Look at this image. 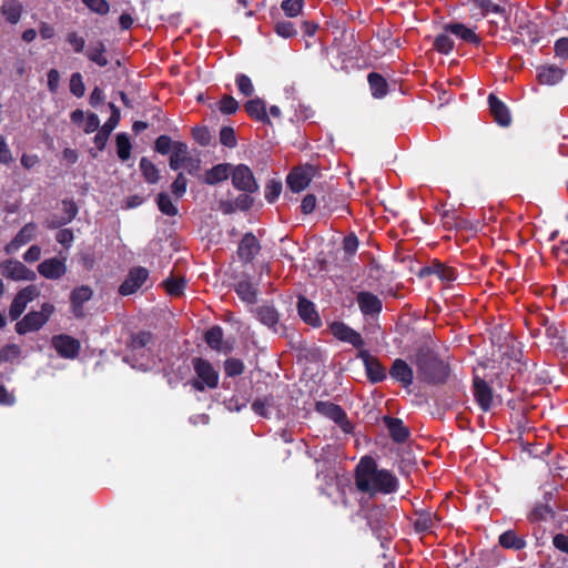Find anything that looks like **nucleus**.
<instances>
[{
    "label": "nucleus",
    "mask_w": 568,
    "mask_h": 568,
    "mask_svg": "<svg viewBox=\"0 0 568 568\" xmlns=\"http://www.w3.org/2000/svg\"><path fill=\"white\" fill-rule=\"evenodd\" d=\"M355 486L358 491L375 496L393 494L398 488V479L388 469H379L376 460L364 456L355 468Z\"/></svg>",
    "instance_id": "nucleus-1"
},
{
    "label": "nucleus",
    "mask_w": 568,
    "mask_h": 568,
    "mask_svg": "<svg viewBox=\"0 0 568 568\" xmlns=\"http://www.w3.org/2000/svg\"><path fill=\"white\" fill-rule=\"evenodd\" d=\"M414 364L418 378L425 383L443 384L449 376L448 365L429 348H419Z\"/></svg>",
    "instance_id": "nucleus-2"
},
{
    "label": "nucleus",
    "mask_w": 568,
    "mask_h": 568,
    "mask_svg": "<svg viewBox=\"0 0 568 568\" xmlns=\"http://www.w3.org/2000/svg\"><path fill=\"white\" fill-rule=\"evenodd\" d=\"M155 346V337L151 332L139 331L131 333L125 342L126 355L125 362H139L149 358L152 355V349Z\"/></svg>",
    "instance_id": "nucleus-3"
},
{
    "label": "nucleus",
    "mask_w": 568,
    "mask_h": 568,
    "mask_svg": "<svg viewBox=\"0 0 568 568\" xmlns=\"http://www.w3.org/2000/svg\"><path fill=\"white\" fill-rule=\"evenodd\" d=\"M193 368L197 378L192 379L190 384L194 389L203 392L205 387L215 388L217 386L219 373L209 361L196 357L193 359Z\"/></svg>",
    "instance_id": "nucleus-4"
},
{
    "label": "nucleus",
    "mask_w": 568,
    "mask_h": 568,
    "mask_svg": "<svg viewBox=\"0 0 568 568\" xmlns=\"http://www.w3.org/2000/svg\"><path fill=\"white\" fill-rule=\"evenodd\" d=\"M0 274L12 281H34L36 273L28 268L22 262L13 258L0 263Z\"/></svg>",
    "instance_id": "nucleus-5"
},
{
    "label": "nucleus",
    "mask_w": 568,
    "mask_h": 568,
    "mask_svg": "<svg viewBox=\"0 0 568 568\" xmlns=\"http://www.w3.org/2000/svg\"><path fill=\"white\" fill-rule=\"evenodd\" d=\"M231 176L233 186L240 191L254 193L258 190V184L247 165L239 164L232 168Z\"/></svg>",
    "instance_id": "nucleus-6"
},
{
    "label": "nucleus",
    "mask_w": 568,
    "mask_h": 568,
    "mask_svg": "<svg viewBox=\"0 0 568 568\" xmlns=\"http://www.w3.org/2000/svg\"><path fill=\"white\" fill-rule=\"evenodd\" d=\"M149 278V271L143 266L130 268L125 280L119 287V294L128 296L138 292Z\"/></svg>",
    "instance_id": "nucleus-7"
},
{
    "label": "nucleus",
    "mask_w": 568,
    "mask_h": 568,
    "mask_svg": "<svg viewBox=\"0 0 568 568\" xmlns=\"http://www.w3.org/2000/svg\"><path fill=\"white\" fill-rule=\"evenodd\" d=\"M316 174V166L306 164L304 166H298L292 170L286 179V182L293 192H301L308 186L312 179Z\"/></svg>",
    "instance_id": "nucleus-8"
},
{
    "label": "nucleus",
    "mask_w": 568,
    "mask_h": 568,
    "mask_svg": "<svg viewBox=\"0 0 568 568\" xmlns=\"http://www.w3.org/2000/svg\"><path fill=\"white\" fill-rule=\"evenodd\" d=\"M316 412L334 420L336 424L341 426L343 432L351 433L352 425L347 419L345 412L341 408V406L329 402H317Z\"/></svg>",
    "instance_id": "nucleus-9"
},
{
    "label": "nucleus",
    "mask_w": 568,
    "mask_h": 568,
    "mask_svg": "<svg viewBox=\"0 0 568 568\" xmlns=\"http://www.w3.org/2000/svg\"><path fill=\"white\" fill-rule=\"evenodd\" d=\"M39 295V291L34 285H29L17 293L10 307L9 315L12 321L18 320L24 312L29 302Z\"/></svg>",
    "instance_id": "nucleus-10"
},
{
    "label": "nucleus",
    "mask_w": 568,
    "mask_h": 568,
    "mask_svg": "<svg viewBox=\"0 0 568 568\" xmlns=\"http://www.w3.org/2000/svg\"><path fill=\"white\" fill-rule=\"evenodd\" d=\"M329 331L334 335V337L342 342L349 343L355 348H359V351L365 345L362 335L343 322H333L329 325Z\"/></svg>",
    "instance_id": "nucleus-11"
},
{
    "label": "nucleus",
    "mask_w": 568,
    "mask_h": 568,
    "mask_svg": "<svg viewBox=\"0 0 568 568\" xmlns=\"http://www.w3.org/2000/svg\"><path fill=\"white\" fill-rule=\"evenodd\" d=\"M357 357L363 361L367 377L372 383H378L386 378L385 368L376 357H373L368 353V351L361 349Z\"/></svg>",
    "instance_id": "nucleus-12"
},
{
    "label": "nucleus",
    "mask_w": 568,
    "mask_h": 568,
    "mask_svg": "<svg viewBox=\"0 0 568 568\" xmlns=\"http://www.w3.org/2000/svg\"><path fill=\"white\" fill-rule=\"evenodd\" d=\"M38 226L36 223H27L17 235L4 246L8 255L16 253L21 246L31 242L37 235Z\"/></svg>",
    "instance_id": "nucleus-13"
},
{
    "label": "nucleus",
    "mask_w": 568,
    "mask_h": 568,
    "mask_svg": "<svg viewBox=\"0 0 568 568\" xmlns=\"http://www.w3.org/2000/svg\"><path fill=\"white\" fill-rule=\"evenodd\" d=\"M260 251L261 244L256 236L253 233H246L242 237L236 253L241 262L250 263L256 257Z\"/></svg>",
    "instance_id": "nucleus-14"
},
{
    "label": "nucleus",
    "mask_w": 568,
    "mask_h": 568,
    "mask_svg": "<svg viewBox=\"0 0 568 568\" xmlns=\"http://www.w3.org/2000/svg\"><path fill=\"white\" fill-rule=\"evenodd\" d=\"M52 346L64 358H74L80 351V342L64 334L53 336Z\"/></svg>",
    "instance_id": "nucleus-15"
},
{
    "label": "nucleus",
    "mask_w": 568,
    "mask_h": 568,
    "mask_svg": "<svg viewBox=\"0 0 568 568\" xmlns=\"http://www.w3.org/2000/svg\"><path fill=\"white\" fill-rule=\"evenodd\" d=\"M39 274L48 280H60L67 273L65 260L51 257L38 265Z\"/></svg>",
    "instance_id": "nucleus-16"
},
{
    "label": "nucleus",
    "mask_w": 568,
    "mask_h": 568,
    "mask_svg": "<svg viewBox=\"0 0 568 568\" xmlns=\"http://www.w3.org/2000/svg\"><path fill=\"white\" fill-rule=\"evenodd\" d=\"M473 388L477 404L484 412H488L494 402L493 388L478 376L474 377Z\"/></svg>",
    "instance_id": "nucleus-17"
},
{
    "label": "nucleus",
    "mask_w": 568,
    "mask_h": 568,
    "mask_svg": "<svg viewBox=\"0 0 568 568\" xmlns=\"http://www.w3.org/2000/svg\"><path fill=\"white\" fill-rule=\"evenodd\" d=\"M356 302L365 316H376L382 312V300L371 292L362 291L357 293Z\"/></svg>",
    "instance_id": "nucleus-18"
},
{
    "label": "nucleus",
    "mask_w": 568,
    "mask_h": 568,
    "mask_svg": "<svg viewBox=\"0 0 568 568\" xmlns=\"http://www.w3.org/2000/svg\"><path fill=\"white\" fill-rule=\"evenodd\" d=\"M93 291L88 285L75 287L70 295L71 310L77 318L84 317L83 304L91 300Z\"/></svg>",
    "instance_id": "nucleus-19"
},
{
    "label": "nucleus",
    "mask_w": 568,
    "mask_h": 568,
    "mask_svg": "<svg viewBox=\"0 0 568 568\" xmlns=\"http://www.w3.org/2000/svg\"><path fill=\"white\" fill-rule=\"evenodd\" d=\"M389 375L399 382L403 387H408L413 383L414 373L410 366L400 358H397L393 362V365L389 369Z\"/></svg>",
    "instance_id": "nucleus-20"
},
{
    "label": "nucleus",
    "mask_w": 568,
    "mask_h": 568,
    "mask_svg": "<svg viewBox=\"0 0 568 568\" xmlns=\"http://www.w3.org/2000/svg\"><path fill=\"white\" fill-rule=\"evenodd\" d=\"M297 311L301 318L308 325L318 327L322 324L321 317L315 310V305L304 296L298 297Z\"/></svg>",
    "instance_id": "nucleus-21"
},
{
    "label": "nucleus",
    "mask_w": 568,
    "mask_h": 568,
    "mask_svg": "<svg viewBox=\"0 0 568 568\" xmlns=\"http://www.w3.org/2000/svg\"><path fill=\"white\" fill-rule=\"evenodd\" d=\"M488 103L494 120L501 126L509 125L511 118L507 106L493 93L488 97Z\"/></svg>",
    "instance_id": "nucleus-22"
},
{
    "label": "nucleus",
    "mask_w": 568,
    "mask_h": 568,
    "mask_svg": "<svg viewBox=\"0 0 568 568\" xmlns=\"http://www.w3.org/2000/svg\"><path fill=\"white\" fill-rule=\"evenodd\" d=\"M44 324L43 316L38 312H30L16 324V331L18 334L23 335L40 329Z\"/></svg>",
    "instance_id": "nucleus-23"
},
{
    "label": "nucleus",
    "mask_w": 568,
    "mask_h": 568,
    "mask_svg": "<svg viewBox=\"0 0 568 568\" xmlns=\"http://www.w3.org/2000/svg\"><path fill=\"white\" fill-rule=\"evenodd\" d=\"M384 423H385V425H386V427H387V429L389 432V435L393 438V440H395L397 443H403V442H405L408 438L409 430L404 425L402 419L395 418V417L385 416L384 417Z\"/></svg>",
    "instance_id": "nucleus-24"
},
{
    "label": "nucleus",
    "mask_w": 568,
    "mask_h": 568,
    "mask_svg": "<svg viewBox=\"0 0 568 568\" xmlns=\"http://www.w3.org/2000/svg\"><path fill=\"white\" fill-rule=\"evenodd\" d=\"M232 168L233 166L230 163H221L214 165L205 172L204 182L206 184L213 185L227 180L232 173Z\"/></svg>",
    "instance_id": "nucleus-25"
},
{
    "label": "nucleus",
    "mask_w": 568,
    "mask_h": 568,
    "mask_svg": "<svg viewBox=\"0 0 568 568\" xmlns=\"http://www.w3.org/2000/svg\"><path fill=\"white\" fill-rule=\"evenodd\" d=\"M444 29L467 43L479 44L480 42L479 37L463 23H449Z\"/></svg>",
    "instance_id": "nucleus-26"
},
{
    "label": "nucleus",
    "mask_w": 568,
    "mask_h": 568,
    "mask_svg": "<svg viewBox=\"0 0 568 568\" xmlns=\"http://www.w3.org/2000/svg\"><path fill=\"white\" fill-rule=\"evenodd\" d=\"M246 113L254 120L263 123H268V115L266 113V106L262 99L256 98L247 101L244 104Z\"/></svg>",
    "instance_id": "nucleus-27"
},
{
    "label": "nucleus",
    "mask_w": 568,
    "mask_h": 568,
    "mask_svg": "<svg viewBox=\"0 0 568 568\" xmlns=\"http://www.w3.org/2000/svg\"><path fill=\"white\" fill-rule=\"evenodd\" d=\"M189 156V146L182 141H175L169 159V165L172 170L178 171L182 168Z\"/></svg>",
    "instance_id": "nucleus-28"
},
{
    "label": "nucleus",
    "mask_w": 568,
    "mask_h": 568,
    "mask_svg": "<svg viewBox=\"0 0 568 568\" xmlns=\"http://www.w3.org/2000/svg\"><path fill=\"white\" fill-rule=\"evenodd\" d=\"M206 344L215 351L227 353L231 347L223 343V331L220 326H213L205 333Z\"/></svg>",
    "instance_id": "nucleus-29"
},
{
    "label": "nucleus",
    "mask_w": 568,
    "mask_h": 568,
    "mask_svg": "<svg viewBox=\"0 0 568 568\" xmlns=\"http://www.w3.org/2000/svg\"><path fill=\"white\" fill-rule=\"evenodd\" d=\"M537 77L541 84L554 85L562 79L564 71L555 65L541 67L538 69Z\"/></svg>",
    "instance_id": "nucleus-30"
},
{
    "label": "nucleus",
    "mask_w": 568,
    "mask_h": 568,
    "mask_svg": "<svg viewBox=\"0 0 568 568\" xmlns=\"http://www.w3.org/2000/svg\"><path fill=\"white\" fill-rule=\"evenodd\" d=\"M106 48L102 41H97L95 43L90 44L88 50L85 51V55L88 59L99 67H105L109 63V60L105 55Z\"/></svg>",
    "instance_id": "nucleus-31"
},
{
    "label": "nucleus",
    "mask_w": 568,
    "mask_h": 568,
    "mask_svg": "<svg viewBox=\"0 0 568 568\" xmlns=\"http://www.w3.org/2000/svg\"><path fill=\"white\" fill-rule=\"evenodd\" d=\"M256 318L268 327H273L278 322V313L271 305H261L254 310Z\"/></svg>",
    "instance_id": "nucleus-32"
},
{
    "label": "nucleus",
    "mask_w": 568,
    "mask_h": 568,
    "mask_svg": "<svg viewBox=\"0 0 568 568\" xmlns=\"http://www.w3.org/2000/svg\"><path fill=\"white\" fill-rule=\"evenodd\" d=\"M367 80L374 98L381 99L387 94L388 84L383 75L372 72L368 74Z\"/></svg>",
    "instance_id": "nucleus-33"
},
{
    "label": "nucleus",
    "mask_w": 568,
    "mask_h": 568,
    "mask_svg": "<svg viewBox=\"0 0 568 568\" xmlns=\"http://www.w3.org/2000/svg\"><path fill=\"white\" fill-rule=\"evenodd\" d=\"M499 545L507 549L520 550L526 547V540L514 530H507L499 536Z\"/></svg>",
    "instance_id": "nucleus-34"
},
{
    "label": "nucleus",
    "mask_w": 568,
    "mask_h": 568,
    "mask_svg": "<svg viewBox=\"0 0 568 568\" xmlns=\"http://www.w3.org/2000/svg\"><path fill=\"white\" fill-rule=\"evenodd\" d=\"M118 124L119 121L116 120V114H114V116L109 118V120L103 124L101 130L95 134L94 144L99 150L104 149L110 133L116 128Z\"/></svg>",
    "instance_id": "nucleus-35"
},
{
    "label": "nucleus",
    "mask_w": 568,
    "mask_h": 568,
    "mask_svg": "<svg viewBox=\"0 0 568 568\" xmlns=\"http://www.w3.org/2000/svg\"><path fill=\"white\" fill-rule=\"evenodd\" d=\"M235 292L243 302L254 304L256 302L257 290L248 281H241L235 286Z\"/></svg>",
    "instance_id": "nucleus-36"
},
{
    "label": "nucleus",
    "mask_w": 568,
    "mask_h": 568,
    "mask_svg": "<svg viewBox=\"0 0 568 568\" xmlns=\"http://www.w3.org/2000/svg\"><path fill=\"white\" fill-rule=\"evenodd\" d=\"M22 7L17 1H6L1 7V13L4 16L6 20L11 24H16L19 22L21 18Z\"/></svg>",
    "instance_id": "nucleus-37"
},
{
    "label": "nucleus",
    "mask_w": 568,
    "mask_h": 568,
    "mask_svg": "<svg viewBox=\"0 0 568 568\" xmlns=\"http://www.w3.org/2000/svg\"><path fill=\"white\" fill-rule=\"evenodd\" d=\"M140 170L144 180L150 184H155L160 180V173L158 168L148 159L142 158L140 160Z\"/></svg>",
    "instance_id": "nucleus-38"
},
{
    "label": "nucleus",
    "mask_w": 568,
    "mask_h": 568,
    "mask_svg": "<svg viewBox=\"0 0 568 568\" xmlns=\"http://www.w3.org/2000/svg\"><path fill=\"white\" fill-rule=\"evenodd\" d=\"M429 272L436 274L442 281L453 282L456 280V272L453 267L446 266L440 262H433Z\"/></svg>",
    "instance_id": "nucleus-39"
},
{
    "label": "nucleus",
    "mask_w": 568,
    "mask_h": 568,
    "mask_svg": "<svg viewBox=\"0 0 568 568\" xmlns=\"http://www.w3.org/2000/svg\"><path fill=\"white\" fill-rule=\"evenodd\" d=\"M116 153L122 161H126L131 155V143L125 133L116 135Z\"/></svg>",
    "instance_id": "nucleus-40"
},
{
    "label": "nucleus",
    "mask_w": 568,
    "mask_h": 568,
    "mask_svg": "<svg viewBox=\"0 0 568 568\" xmlns=\"http://www.w3.org/2000/svg\"><path fill=\"white\" fill-rule=\"evenodd\" d=\"M159 210L169 216H174L178 214V207L173 204L172 200L166 193L161 192L158 195L156 200Z\"/></svg>",
    "instance_id": "nucleus-41"
},
{
    "label": "nucleus",
    "mask_w": 568,
    "mask_h": 568,
    "mask_svg": "<svg viewBox=\"0 0 568 568\" xmlns=\"http://www.w3.org/2000/svg\"><path fill=\"white\" fill-rule=\"evenodd\" d=\"M164 285L170 295L179 296L183 293L185 280L183 277L171 276L164 282Z\"/></svg>",
    "instance_id": "nucleus-42"
},
{
    "label": "nucleus",
    "mask_w": 568,
    "mask_h": 568,
    "mask_svg": "<svg viewBox=\"0 0 568 568\" xmlns=\"http://www.w3.org/2000/svg\"><path fill=\"white\" fill-rule=\"evenodd\" d=\"M274 31L283 38H292L297 34L294 23L287 20H280L275 22Z\"/></svg>",
    "instance_id": "nucleus-43"
},
{
    "label": "nucleus",
    "mask_w": 568,
    "mask_h": 568,
    "mask_svg": "<svg viewBox=\"0 0 568 568\" xmlns=\"http://www.w3.org/2000/svg\"><path fill=\"white\" fill-rule=\"evenodd\" d=\"M434 48L438 52L447 54L454 49V41L447 33H440L434 41Z\"/></svg>",
    "instance_id": "nucleus-44"
},
{
    "label": "nucleus",
    "mask_w": 568,
    "mask_h": 568,
    "mask_svg": "<svg viewBox=\"0 0 568 568\" xmlns=\"http://www.w3.org/2000/svg\"><path fill=\"white\" fill-rule=\"evenodd\" d=\"M61 205L63 215L60 217V223H70L78 214V206L72 200H63Z\"/></svg>",
    "instance_id": "nucleus-45"
},
{
    "label": "nucleus",
    "mask_w": 568,
    "mask_h": 568,
    "mask_svg": "<svg viewBox=\"0 0 568 568\" xmlns=\"http://www.w3.org/2000/svg\"><path fill=\"white\" fill-rule=\"evenodd\" d=\"M237 109L239 102L232 95L225 94L219 102V110L223 114H233L237 111Z\"/></svg>",
    "instance_id": "nucleus-46"
},
{
    "label": "nucleus",
    "mask_w": 568,
    "mask_h": 568,
    "mask_svg": "<svg viewBox=\"0 0 568 568\" xmlns=\"http://www.w3.org/2000/svg\"><path fill=\"white\" fill-rule=\"evenodd\" d=\"M174 142L169 135H160L155 140L154 150L162 155L169 154L174 146Z\"/></svg>",
    "instance_id": "nucleus-47"
},
{
    "label": "nucleus",
    "mask_w": 568,
    "mask_h": 568,
    "mask_svg": "<svg viewBox=\"0 0 568 568\" xmlns=\"http://www.w3.org/2000/svg\"><path fill=\"white\" fill-rule=\"evenodd\" d=\"M224 371L229 377H234L243 373L244 364L237 358H229L224 363Z\"/></svg>",
    "instance_id": "nucleus-48"
},
{
    "label": "nucleus",
    "mask_w": 568,
    "mask_h": 568,
    "mask_svg": "<svg viewBox=\"0 0 568 568\" xmlns=\"http://www.w3.org/2000/svg\"><path fill=\"white\" fill-rule=\"evenodd\" d=\"M304 0H283L281 8L288 17H296L301 13Z\"/></svg>",
    "instance_id": "nucleus-49"
},
{
    "label": "nucleus",
    "mask_w": 568,
    "mask_h": 568,
    "mask_svg": "<svg viewBox=\"0 0 568 568\" xmlns=\"http://www.w3.org/2000/svg\"><path fill=\"white\" fill-rule=\"evenodd\" d=\"M282 183L280 181L271 180L265 185V199L267 202L273 203L281 194Z\"/></svg>",
    "instance_id": "nucleus-50"
},
{
    "label": "nucleus",
    "mask_w": 568,
    "mask_h": 568,
    "mask_svg": "<svg viewBox=\"0 0 568 568\" xmlns=\"http://www.w3.org/2000/svg\"><path fill=\"white\" fill-rule=\"evenodd\" d=\"M65 41L72 47L75 53L83 52V49L85 47V40L83 37L79 36L78 32H68L65 36Z\"/></svg>",
    "instance_id": "nucleus-51"
},
{
    "label": "nucleus",
    "mask_w": 568,
    "mask_h": 568,
    "mask_svg": "<svg viewBox=\"0 0 568 568\" xmlns=\"http://www.w3.org/2000/svg\"><path fill=\"white\" fill-rule=\"evenodd\" d=\"M70 91L73 95L81 98L85 92V87L82 80V75L79 72H75L71 75L70 79Z\"/></svg>",
    "instance_id": "nucleus-52"
},
{
    "label": "nucleus",
    "mask_w": 568,
    "mask_h": 568,
    "mask_svg": "<svg viewBox=\"0 0 568 568\" xmlns=\"http://www.w3.org/2000/svg\"><path fill=\"white\" fill-rule=\"evenodd\" d=\"M82 2L98 14L104 16L109 12L110 6L106 0H82Z\"/></svg>",
    "instance_id": "nucleus-53"
},
{
    "label": "nucleus",
    "mask_w": 568,
    "mask_h": 568,
    "mask_svg": "<svg viewBox=\"0 0 568 568\" xmlns=\"http://www.w3.org/2000/svg\"><path fill=\"white\" fill-rule=\"evenodd\" d=\"M187 180L183 173H179L171 185V191L176 197H182L186 192Z\"/></svg>",
    "instance_id": "nucleus-54"
},
{
    "label": "nucleus",
    "mask_w": 568,
    "mask_h": 568,
    "mask_svg": "<svg viewBox=\"0 0 568 568\" xmlns=\"http://www.w3.org/2000/svg\"><path fill=\"white\" fill-rule=\"evenodd\" d=\"M220 142L227 148H234L236 145L234 129L231 126L222 128L220 131Z\"/></svg>",
    "instance_id": "nucleus-55"
},
{
    "label": "nucleus",
    "mask_w": 568,
    "mask_h": 568,
    "mask_svg": "<svg viewBox=\"0 0 568 568\" xmlns=\"http://www.w3.org/2000/svg\"><path fill=\"white\" fill-rule=\"evenodd\" d=\"M465 221L457 216L455 211L443 214V225L446 229L464 227Z\"/></svg>",
    "instance_id": "nucleus-56"
},
{
    "label": "nucleus",
    "mask_w": 568,
    "mask_h": 568,
    "mask_svg": "<svg viewBox=\"0 0 568 568\" xmlns=\"http://www.w3.org/2000/svg\"><path fill=\"white\" fill-rule=\"evenodd\" d=\"M236 84L241 93L245 97H251L254 92V87L251 79L245 74H239L236 77Z\"/></svg>",
    "instance_id": "nucleus-57"
},
{
    "label": "nucleus",
    "mask_w": 568,
    "mask_h": 568,
    "mask_svg": "<svg viewBox=\"0 0 568 568\" xmlns=\"http://www.w3.org/2000/svg\"><path fill=\"white\" fill-rule=\"evenodd\" d=\"M552 545L559 551L568 555V535L558 532L552 537Z\"/></svg>",
    "instance_id": "nucleus-58"
},
{
    "label": "nucleus",
    "mask_w": 568,
    "mask_h": 568,
    "mask_svg": "<svg viewBox=\"0 0 568 568\" xmlns=\"http://www.w3.org/2000/svg\"><path fill=\"white\" fill-rule=\"evenodd\" d=\"M192 134L201 145H207L211 142V134L206 128H194Z\"/></svg>",
    "instance_id": "nucleus-59"
},
{
    "label": "nucleus",
    "mask_w": 568,
    "mask_h": 568,
    "mask_svg": "<svg viewBox=\"0 0 568 568\" xmlns=\"http://www.w3.org/2000/svg\"><path fill=\"white\" fill-rule=\"evenodd\" d=\"M57 241L62 244L64 247H70L72 242H73V239H74V235H73V232L72 230L70 229H62L60 230L58 233H57V236H55Z\"/></svg>",
    "instance_id": "nucleus-60"
},
{
    "label": "nucleus",
    "mask_w": 568,
    "mask_h": 568,
    "mask_svg": "<svg viewBox=\"0 0 568 568\" xmlns=\"http://www.w3.org/2000/svg\"><path fill=\"white\" fill-rule=\"evenodd\" d=\"M554 49L557 57L568 60V38L558 39Z\"/></svg>",
    "instance_id": "nucleus-61"
},
{
    "label": "nucleus",
    "mask_w": 568,
    "mask_h": 568,
    "mask_svg": "<svg viewBox=\"0 0 568 568\" xmlns=\"http://www.w3.org/2000/svg\"><path fill=\"white\" fill-rule=\"evenodd\" d=\"M41 247L39 245H31L23 254V260L28 263H33L40 260Z\"/></svg>",
    "instance_id": "nucleus-62"
},
{
    "label": "nucleus",
    "mask_w": 568,
    "mask_h": 568,
    "mask_svg": "<svg viewBox=\"0 0 568 568\" xmlns=\"http://www.w3.org/2000/svg\"><path fill=\"white\" fill-rule=\"evenodd\" d=\"M234 203L236 209L246 211L252 207L253 199L247 194H241L235 199Z\"/></svg>",
    "instance_id": "nucleus-63"
},
{
    "label": "nucleus",
    "mask_w": 568,
    "mask_h": 568,
    "mask_svg": "<svg viewBox=\"0 0 568 568\" xmlns=\"http://www.w3.org/2000/svg\"><path fill=\"white\" fill-rule=\"evenodd\" d=\"M316 206V197L313 194H307L301 204V210L304 214H310Z\"/></svg>",
    "instance_id": "nucleus-64"
}]
</instances>
